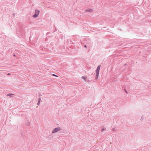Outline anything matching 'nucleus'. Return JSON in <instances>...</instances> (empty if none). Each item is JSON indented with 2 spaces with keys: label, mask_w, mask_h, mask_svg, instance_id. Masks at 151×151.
Instances as JSON below:
<instances>
[{
  "label": "nucleus",
  "mask_w": 151,
  "mask_h": 151,
  "mask_svg": "<svg viewBox=\"0 0 151 151\" xmlns=\"http://www.w3.org/2000/svg\"><path fill=\"white\" fill-rule=\"evenodd\" d=\"M86 11L87 12H91L92 11V9L87 10Z\"/></svg>",
  "instance_id": "20e7f679"
},
{
  "label": "nucleus",
  "mask_w": 151,
  "mask_h": 151,
  "mask_svg": "<svg viewBox=\"0 0 151 151\" xmlns=\"http://www.w3.org/2000/svg\"><path fill=\"white\" fill-rule=\"evenodd\" d=\"M7 75H10V73H8V74H7Z\"/></svg>",
  "instance_id": "6e6552de"
},
{
  "label": "nucleus",
  "mask_w": 151,
  "mask_h": 151,
  "mask_svg": "<svg viewBox=\"0 0 151 151\" xmlns=\"http://www.w3.org/2000/svg\"><path fill=\"white\" fill-rule=\"evenodd\" d=\"M104 130V129H103L102 131H103Z\"/></svg>",
  "instance_id": "1a4fd4ad"
},
{
  "label": "nucleus",
  "mask_w": 151,
  "mask_h": 151,
  "mask_svg": "<svg viewBox=\"0 0 151 151\" xmlns=\"http://www.w3.org/2000/svg\"><path fill=\"white\" fill-rule=\"evenodd\" d=\"M101 65H99L97 68L96 69V78L97 79L98 78L99 74V72L100 69Z\"/></svg>",
  "instance_id": "f257e3e1"
},
{
  "label": "nucleus",
  "mask_w": 151,
  "mask_h": 151,
  "mask_svg": "<svg viewBox=\"0 0 151 151\" xmlns=\"http://www.w3.org/2000/svg\"><path fill=\"white\" fill-rule=\"evenodd\" d=\"M82 78L83 79H84L85 80H86V77L85 76H83L82 77Z\"/></svg>",
  "instance_id": "39448f33"
},
{
  "label": "nucleus",
  "mask_w": 151,
  "mask_h": 151,
  "mask_svg": "<svg viewBox=\"0 0 151 151\" xmlns=\"http://www.w3.org/2000/svg\"><path fill=\"white\" fill-rule=\"evenodd\" d=\"M61 129V128L60 127H58L57 128H56L52 131V133H54L55 132H57L58 131H59Z\"/></svg>",
  "instance_id": "f03ea898"
},
{
  "label": "nucleus",
  "mask_w": 151,
  "mask_h": 151,
  "mask_svg": "<svg viewBox=\"0 0 151 151\" xmlns=\"http://www.w3.org/2000/svg\"><path fill=\"white\" fill-rule=\"evenodd\" d=\"M39 11L36 10L35 11V14L33 15V17H37L39 14Z\"/></svg>",
  "instance_id": "7ed1b4c3"
},
{
  "label": "nucleus",
  "mask_w": 151,
  "mask_h": 151,
  "mask_svg": "<svg viewBox=\"0 0 151 151\" xmlns=\"http://www.w3.org/2000/svg\"><path fill=\"white\" fill-rule=\"evenodd\" d=\"M11 95H13V94H7V96H10Z\"/></svg>",
  "instance_id": "423d86ee"
},
{
  "label": "nucleus",
  "mask_w": 151,
  "mask_h": 151,
  "mask_svg": "<svg viewBox=\"0 0 151 151\" xmlns=\"http://www.w3.org/2000/svg\"><path fill=\"white\" fill-rule=\"evenodd\" d=\"M85 47H86V45H85Z\"/></svg>",
  "instance_id": "0eeeda50"
}]
</instances>
